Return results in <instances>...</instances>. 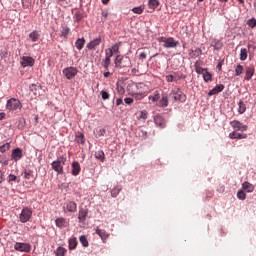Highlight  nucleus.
I'll return each mask as SVG.
<instances>
[{
    "instance_id": "bb28decb",
    "label": "nucleus",
    "mask_w": 256,
    "mask_h": 256,
    "mask_svg": "<svg viewBox=\"0 0 256 256\" xmlns=\"http://www.w3.org/2000/svg\"><path fill=\"white\" fill-rule=\"evenodd\" d=\"M169 105V98L167 95H163L160 101L158 102V107H168Z\"/></svg>"
},
{
    "instance_id": "4468645a",
    "label": "nucleus",
    "mask_w": 256,
    "mask_h": 256,
    "mask_svg": "<svg viewBox=\"0 0 256 256\" xmlns=\"http://www.w3.org/2000/svg\"><path fill=\"white\" fill-rule=\"evenodd\" d=\"M133 87H135L134 84H128L127 86V91H129V94L134 97V99H136V101H141V99H143V97H145V95L141 94V93H135V92H131V89H133Z\"/></svg>"
},
{
    "instance_id": "473e14b6",
    "label": "nucleus",
    "mask_w": 256,
    "mask_h": 256,
    "mask_svg": "<svg viewBox=\"0 0 256 256\" xmlns=\"http://www.w3.org/2000/svg\"><path fill=\"white\" fill-rule=\"evenodd\" d=\"M121 45H123L122 42L115 43V44L110 48V51H112V53H117V54H119V53H120L119 49H120Z\"/></svg>"
},
{
    "instance_id": "4be33fe9",
    "label": "nucleus",
    "mask_w": 256,
    "mask_h": 256,
    "mask_svg": "<svg viewBox=\"0 0 256 256\" xmlns=\"http://www.w3.org/2000/svg\"><path fill=\"white\" fill-rule=\"evenodd\" d=\"M242 189L246 193H253V191H255V186L249 182H244L242 184Z\"/></svg>"
},
{
    "instance_id": "e2e57ef3",
    "label": "nucleus",
    "mask_w": 256,
    "mask_h": 256,
    "mask_svg": "<svg viewBox=\"0 0 256 256\" xmlns=\"http://www.w3.org/2000/svg\"><path fill=\"white\" fill-rule=\"evenodd\" d=\"M103 135H105V129H100L97 137H103Z\"/></svg>"
},
{
    "instance_id": "864d4df0",
    "label": "nucleus",
    "mask_w": 256,
    "mask_h": 256,
    "mask_svg": "<svg viewBox=\"0 0 256 256\" xmlns=\"http://www.w3.org/2000/svg\"><path fill=\"white\" fill-rule=\"evenodd\" d=\"M105 53H106V59H111V57H113V54H114L111 48L106 49Z\"/></svg>"
},
{
    "instance_id": "0e129e2a",
    "label": "nucleus",
    "mask_w": 256,
    "mask_h": 256,
    "mask_svg": "<svg viewBox=\"0 0 256 256\" xmlns=\"http://www.w3.org/2000/svg\"><path fill=\"white\" fill-rule=\"evenodd\" d=\"M122 103H123V99L118 98V99L116 100V106H117V107H119V105H121Z\"/></svg>"
},
{
    "instance_id": "c756f323",
    "label": "nucleus",
    "mask_w": 256,
    "mask_h": 256,
    "mask_svg": "<svg viewBox=\"0 0 256 256\" xmlns=\"http://www.w3.org/2000/svg\"><path fill=\"white\" fill-rule=\"evenodd\" d=\"M75 46H76V49H78V51H81V49H83V47H85V38H79L75 42Z\"/></svg>"
},
{
    "instance_id": "58836bf2",
    "label": "nucleus",
    "mask_w": 256,
    "mask_h": 256,
    "mask_svg": "<svg viewBox=\"0 0 256 256\" xmlns=\"http://www.w3.org/2000/svg\"><path fill=\"white\" fill-rule=\"evenodd\" d=\"M237 197L240 201H245L247 199V194H245V190H239L237 192Z\"/></svg>"
},
{
    "instance_id": "bf43d9fd",
    "label": "nucleus",
    "mask_w": 256,
    "mask_h": 256,
    "mask_svg": "<svg viewBox=\"0 0 256 256\" xmlns=\"http://www.w3.org/2000/svg\"><path fill=\"white\" fill-rule=\"evenodd\" d=\"M133 98H125L124 99V103H126V105H132V103H133Z\"/></svg>"
},
{
    "instance_id": "603ef678",
    "label": "nucleus",
    "mask_w": 256,
    "mask_h": 256,
    "mask_svg": "<svg viewBox=\"0 0 256 256\" xmlns=\"http://www.w3.org/2000/svg\"><path fill=\"white\" fill-rule=\"evenodd\" d=\"M101 95H102V99L104 101H107V99H109L110 95H109V92L105 91V90H102L101 92Z\"/></svg>"
},
{
    "instance_id": "ddd939ff",
    "label": "nucleus",
    "mask_w": 256,
    "mask_h": 256,
    "mask_svg": "<svg viewBox=\"0 0 256 256\" xmlns=\"http://www.w3.org/2000/svg\"><path fill=\"white\" fill-rule=\"evenodd\" d=\"M24 179H27L28 181L34 182L37 177H35V174L33 173V170L26 168L22 173Z\"/></svg>"
},
{
    "instance_id": "5701e85b",
    "label": "nucleus",
    "mask_w": 256,
    "mask_h": 256,
    "mask_svg": "<svg viewBox=\"0 0 256 256\" xmlns=\"http://www.w3.org/2000/svg\"><path fill=\"white\" fill-rule=\"evenodd\" d=\"M55 224L59 229H63L64 227H67V220L63 217H59L55 220Z\"/></svg>"
},
{
    "instance_id": "a211bd4d",
    "label": "nucleus",
    "mask_w": 256,
    "mask_h": 256,
    "mask_svg": "<svg viewBox=\"0 0 256 256\" xmlns=\"http://www.w3.org/2000/svg\"><path fill=\"white\" fill-rule=\"evenodd\" d=\"M229 139H247V134L234 130L229 134Z\"/></svg>"
},
{
    "instance_id": "e433bc0d",
    "label": "nucleus",
    "mask_w": 256,
    "mask_h": 256,
    "mask_svg": "<svg viewBox=\"0 0 256 256\" xmlns=\"http://www.w3.org/2000/svg\"><path fill=\"white\" fill-rule=\"evenodd\" d=\"M79 241L82 247H89V240H87V236L85 235L80 236Z\"/></svg>"
},
{
    "instance_id": "0eeeda50",
    "label": "nucleus",
    "mask_w": 256,
    "mask_h": 256,
    "mask_svg": "<svg viewBox=\"0 0 256 256\" xmlns=\"http://www.w3.org/2000/svg\"><path fill=\"white\" fill-rule=\"evenodd\" d=\"M14 249L16 251H20V252H24V253H31V244L29 243H21V242H17L14 245Z\"/></svg>"
},
{
    "instance_id": "393cba45",
    "label": "nucleus",
    "mask_w": 256,
    "mask_h": 256,
    "mask_svg": "<svg viewBox=\"0 0 256 256\" xmlns=\"http://www.w3.org/2000/svg\"><path fill=\"white\" fill-rule=\"evenodd\" d=\"M39 37H41V34H39V31L34 30L29 34V39H31L32 43H36V41H39Z\"/></svg>"
},
{
    "instance_id": "a878e982",
    "label": "nucleus",
    "mask_w": 256,
    "mask_h": 256,
    "mask_svg": "<svg viewBox=\"0 0 256 256\" xmlns=\"http://www.w3.org/2000/svg\"><path fill=\"white\" fill-rule=\"evenodd\" d=\"M194 68L196 73H198V75H204L205 71H207V69L201 67V63L199 61L195 62Z\"/></svg>"
},
{
    "instance_id": "aec40b11",
    "label": "nucleus",
    "mask_w": 256,
    "mask_h": 256,
    "mask_svg": "<svg viewBox=\"0 0 256 256\" xmlns=\"http://www.w3.org/2000/svg\"><path fill=\"white\" fill-rule=\"evenodd\" d=\"M81 173V164H79V162L74 161L72 163V175H74V177H77V175H79Z\"/></svg>"
},
{
    "instance_id": "6e6d98bb",
    "label": "nucleus",
    "mask_w": 256,
    "mask_h": 256,
    "mask_svg": "<svg viewBox=\"0 0 256 256\" xmlns=\"http://www.w3.org/2000/svg\"><path fill=\"white\" fill-rule=\"evenodd\" d=\"M139 119H143L144 121H145V119H147V111L146 110H143L140 112Z\"/></svg>"
},
{
    "instance_id": "338daca9",
    "label": "nucleus",
    "mask_w": 256,
    "mask_h": 256,
    "mask_svg": "<svg viewBox=\"0 0 256 256\" xmlns=\"http://www.w3.org/2000/svg\"><path fill=\"white\" fill-rule=\"evenodd\" d=\"M22 7H23V9H28L29 4H25V0H22Z\"/></svg>"
},
{
    "instance_id": "f3484780",
    "label": "nucleus",
    "mask_w": 256,
    "mask_h": 256,
    "mask_svg": "<svg viewBox=\"0 0 256 256\" xmlns=\"http://www.w3.org/2000/svg\"><path fill=\"white\" fill-rule=\"evenodd\" d=\"M96 235H99V237L101 238L103 243H105V241H107V239H109V233H107V231H105L99 227L96 228Z\"/></svg>"
},
{
    "instance_id": "ea45409f",
    "label": "nucleus",
    "mask_w": 256,
    "mask_h": 256,
    "mask_svg": "<svg viewBox=\"0 0 256 256\" xmlns=\"http://www.w3.org/2000/svg\"><path fill=\"white\" fill-rule=\"evenodd\" d=\"M67 253V249H65L64 247H58L56 249V256H65Z\"/></svg>"
},
{
    "instance_id": "c9c22d12",
    "label": "nucleus",
    "mask_w": 256,
    "mask_h": 256,
    "mask_svg": "<svg viewBox=\"0 0 256 256\" xmlns=\"http://www.w3.org/2000/svg\"><path fill=\"white\" fill-rule=\"evenodd\" d=\"M247 53H249V51L247 50V48H242L240 50V61H246L247 59Z\"/></svg>"
},
{
    "instance_id": "6ab92c4d",
    "label": "nucleus",
    "mask_w": 256,
    "mask_h": 256,
    "mask_svg": "<svg viewBox=\"0 0 256 256\" xmlns=\"http://www.w3.org/2000/svg\"><path fill=\"white\" fill-rule=\"evenodd\" d=\"M99 45H101V39L95 38L94 40L90 41L86 47L89 49V51H93V49L99 47Z\"/></svg>"
},
{
    "instance_id": "09e8293b",
    "label": "nucleus",
    "mask_w": 256,
    "mask_h": 256,
    "mask_svg": "<svg viewBox=\"0 0 256 256\" xmlns=\"http://www.w3.org/2000/svg\"><path fill=\"white\" fill-rule=\"evenodd\" d=\"M76 141L77 143L83 145V143H85V136L83 134H79L78 136H76Z\"/></svg>"
},
{
    "instance_id": "6e6552de",
    "label": "nucleus",
    "mask_w": 256,
    "mask_h": 256,
    "mask_svg": "<svg viewBox=\"0 0 256 256\" xmlns=\"http://www.w3.org/2000/svg\"><path fill=\"white\" fill-rule=\"evenodd\" d=\"M231 127L234 129V131H241L242 133L244 131H247V125L239 122V120H233L230 122Z\"/></svg>"
},
{
    "instance_id": "20e7f679",
    "label": "nucleus",
    "mask_w": 256,
    "mask_h": 256,
    "mask_svg": "<svg viewBox=\"0 0 256 256\" xmlns=\"http://www.w3.org/2000/svg\"><path fill=\"white\" fill-rule=\"evenodd\" d=\"M22 108L23 104H21V101H19L18 99L11 98L7 101L6 109H8V111H17V109Z\"/></svg>"
},
{
    "instance_id": "3c124183",
    "label": "nucleus",
    "mask_w": 256,
    "mask_h": 256,
    "mask_svg": "<svg viewBox=\"0 0 256 256\" xmlns=\"http://www.w3.org/2000/svg\"><path fill=\"white\" fill-rule=\"evenodd\" d=\"M74 19H75V21H77V23H79V21H81V19H83V13L76 12L74 15Z\"/></svg>"
},
{
    "instance_id": "dca6fc26",
    "label": "nucleus",
    "mask_w": 256,
    "mask_h": 256,
    "mask_svg": "<svg viewBox=\"0 0 256 256\" xmlns=\"http://www.w3.org/2000/svg\"><path fill=\"white\" fill-rule=\"evenodd\" d=\"M64 211H67L68 213H77V203H75V201L68 202L66 207H64Z\"/></svg>"
},
{
    "instance_id": "b1692460",
    "label": "nucleus",
    "mask_w": 256,
    "mask_h": 256,
    "mask_svg": "<svg viewBox=\"0 0 256 256\" xmlns=\"http://www.w3.org/2000/svg\"><path fill=\"white\" fill-rule=\"evenodd\" d=\"M253 75H255V68L254 67H248L246 69V75H245L244 79L246 81H251Z\"/></svg>"
},
{
    "instance_id": "680f3d73",
    "label": "nucleus",
    "mask_w": 256,
    "mask_h": 256,
    "mask_svg": "<svg viewBox=\"0 0 256 256\" xmlns=\"http://www.w3.org/2000/svg\"><path fill=\"white\" fill-rule=\"evenodd\" d=\"M157 41H158V43H164L165 44V42L167 41V38L166 37H159V38H157Z\"/></svg>"
},
{
    "instance_id": "f8f14e48",
    "label": "nucleus",
    "mask_w": 256,
    "mask_h": 256,
    "mask_svg": "<svg viewBox=\"0 0 256 256\" xmlns=\"http://www.w3.org/2000/svg\"><path fill=\"white\" fill-rule=\"evenodd\" d=\"M154 123L155 125H157V127H160V129H165V127L167 126V122H165V118H163V116L161 115H156L154 117Z\"/></svg>"
},
{
    "instance_id": "cd10ccee",
    "label": "nucleus",
    "mask_w": 256,
    "mask_h": 256,
    "mask_svg": "<svg viewBox=\"0 0 256 256\" xmlns=\"http://www.w3.org/2000/svg\"><path fill=\"white\" fill-rule=\"evenodd\" d=\"M60 33H61V37H64V39H67V37L69 36V33H71V28H69L68 26H62Z\"/></svg>"
},
{
    "instance_id": "774afa93",
    "label": "nucleus",
    "mask_w": 256,
    "mask_h": 256,
    "mask_svg": "<svg viewBox=\"0 0 256 256\" xmlns=\"http://www.w3.org/2000/svg\"><path fill=\"white\" fill-rule=\"evenodd\" d=\"M5 119V113L1 112L0 113V121H3Z\"/></svg>"
},
{
    "instance_id": "423d86ee",
    "label": "nucleus",
    "mask_w": 256,
    "mask_h": 256,
    "mask_svg": "<svg viewBox=\"0 0 256 256\" xmlns=\"http://www.w3.org/2000/svg\"><path fill=\"white\" fill-rule=\"evenodd\" d=\"M62 73L65 75L66 79L71 80L79 73V70H77L76 67H67L63 69Z\"/></svg>"
},
{
    "instance_id": "49530a36",
    "label": "nucleus",
    "mask_w": 256,
    "mask_h": 256,
    "mask_svg": "<svg viewBox=\"0 0 256 256\" xmlns=\"http://www.w3.org/2000/svg\"><path fill=\"white\" fill-rule=\"evenodd\" d=\"M243 74V65L239 64L235 69V75L236 77H239V75Z\"/></svg>"
},
{
    "instance_id": "4c0bfd02",
    "label": "nucleus",
    "mask_w": 256,
    "mask_h": 256,
    "mask_svg": "<svg viewBox=\"0 0 256 256\" xmlns=\"http://www.w3.org/2000/svg\"><path fill=\"white\" fill-rule=\"evenodd\" d=\"M121 186H116L111 190V197H117L121 193Z\"/></svg>"
},
{
    "instance_id": "a18cd8bd",
    "label": "nucleus",
    "mask_w": 256,
    "mask_h": 256,
    "mask_svg": "<svg viewBox=\"0 0 256 256\" xmlns=\"http://www.w3.org/2000/svg\"><path fill=\"white\" fill-rule=\"evenodd\" d=\"M102 65L106 71H109V65H111V59L105 58L102 62Z\"/></svg>"
},
{
    "instance_id": "c85d7f7f",
    "label": "nucleus",
    "mask_w": 256,
    "mask_h": 256,
    "mask_svg": "<svg viewBox=\"0 0 256 256\" xmlns=\"http://www.w3.org/2000/svg\"><path fill=\"white\" fill-rule=\"evenodd\" d=\"M68 245H69L70 251H73V249H77V245H78L77 238L75 237L70 238L68 241Z\"/></svg>"
},
{
    "instance_id": "f704fd0d",
    "label": "nucleus",
    "mask_w": 256,
    "mask_h": 256,
    "mask_svg": "<svg viewBox=\"0 0 256 256\" xmlns=\"http://www.w3.org/2000/svg\"><path fill=\"white\" fill-rule=\"evenodd\" d=\"M95 157L103 163V161H105V152H103V150H99L95 153Z\"/></svg>"
},
{
    "instance_id": "8fccbe9b",
    "label": "nucleus",
    "mask_w": 256,
    "mask_h": 256,
    "mask_svg": "<svg viewBox=\"0 0 256 256\" xmlns=\"http://www.w3.org/2000/svg\"><path fill=\"white\" fill-rule=\"evenodd\" d=\"M132 11H133L134 13H136V15H141V14L143 13V7H142V6L134 7V8L132 9Z\"/></svg>"
},
{
    "instance_id": "2f4dec72",
    "label": "nucleus",
    "mask_w": 256,
    "mask_h": 256,
    "mask_svg": "<svg viewBox=\"0 0 256 256\" xmlns=\"http://www.w3.org/2000/svg\"><path fill=\"white\" fill-rule=\"evenodd\" d=\"M148 7H149V9H151V11H155V9H157V7H159L158 0H149Z\"/></svg>"
},
{
    "instance_id": "412c9836",
    "label": "nucleus",
    "mask_w": 256,
    "mask_h": 256,
    "mask_svg": "<svg viewBox=\"0 0 256 256\" xmlns=\"http://www.w3.org/2000/svg\"><path fill=\"white\" fill-rule=\"evenodd\" d=\"M225 89V85L219 84L216 85L212 90L209 91L208 95L211 97L212 95H217L218 93H221Z\"/></svg>"
},
{
    "instance_id": "9d476101",
    "label": "nucleus",
    "mask_w": 256,
    "mask_h": 256,
    "mask_svg": "<svg viewBox=\"0 0 256 256\" xmlns=\"http://www.w3.org/2000/svg\"><path fill=\"white\" fill-rule=\"evenodd\" d=\"M179 45V41H176L175 38L169 37L166 38V42H164L163 47L165 49H175Z\"/></svg>"
},
{
    "instance_id": "13d9d810",
    "label": "nucleus",
    "mask_w": 256,
    "mask_h": 256,
    "mask_svg": "<svg viewBox=\"0 0 256 256\" xmlns=\"http://www.w3.org/2000/svg\"><path fill=\"white\" fill-rule=\"evenodd\" d=\"M139 137H143V139H147V131L140 130Z\"/></svg>"
},
{
    "instance_id": "79ce46f5",
    "label": "nucleus",
    "mask_w": 256,
    "mask_h": 256,
    "mask_svg": "<svg viewBox=\"0 0 256 256\" xmlns=\"http://www.w3.org/2000/svg\"><path fill=\"white\" fill-rule=\"evenodd\" d=\"M11 182H14V183H20L21 182V179H19L17 176L13 175V174H10L8 176V183H11Z\"/></svg>"
},
{
    "instance_id": "1a4fd4ad",
    "label": "nucleus",
    "mask_w": 256,
    "mask_h": 256,
    "mask_svg": "<svg viewBox=\"0 0 256 256\" xmlns=\"http://www.w3.org/2000/svg\"><path fill=\"white\" fill-rule=\"evenodd\" d=\"M20 63H21V66L24 68L33 67V65H35V59L30 56H22Z\"/></svg>"
},
{
    "instance_id": "de8ad7c7",
    "label": "nucleus",
    "mask_w": 256,
    "mask_h": 256,
    "mask_svg": "<svg viewBox=\"0 0 256 256\" xmlns=\"http://www.w3.org/2000/svg\"><path fill=\"white\" fill-rule=\"evenodd\" d=\"M247 25L248 27H251L252 29L256 27V19L255 18H251L247 21Z\"/></svg>"
},
{
    "instance_id": "a19ab883",
    "label": "nucleus",
    "mask_w": 256,
    "mask_h": 256,
    "mask_svg": "<svg viewBox=\"0 0 256 256\" xmlns=\"http://www.w3.org/2000/svg\"><path fill=\"white\" fill-rule=\"evenodd\" d=\"M159 99H161V96L159 95L158 91L154 92V95L149 96V100L153 103H156V101H159Z\"/></svg>"
},
{
    "instance_id": "7ed1b4c3",
    "label": "nucleus",
    "mask_w": 256,
    "mask_h": 256,
    "mask_svg": "<svg viewBox=\"0 0 256 256\" xmlns=\"http://www.w3.org/2000/svg\"><path fill=\"white\" fill-rule=\"evenodd\" d=\"M31 217H33V210L29 207H24L19 214V221L20 223H27L31 221Z\"/></svg>"
},
{
    "instance_id": "39448f33",
    "label": "nucleus",
    "mask_w": 256,
    "mask_h": 256,
    "mask_svg": "<svg viewBox=\"0 0 256 256\" xmlns=\"http://www.w3.org/2000/svg\"><path fill=\"white\" fill-rule=\"evenodd\" d=\"M170 97H173L174 101H179L180 103H185V101H187V96L179 88L176 91L173 90L170 93Z\"/></svg>"
},
{
    "instance_id": "72a5a7b5",
    "label": "nucleus",
    "mask_w": 256,
    "mask_h": 256,
    "mask_svg": "<svg viewBox=\"0 0 256 256\" xmlns=\"http://www.w3.org/2000/svg\"><path fill=\"white\" fill-rule=\"evenodd\" d=\"M202 75L205 83H209V81H213V75L209 71L206 70L205 73Z\"/></svg>"
},
{
    "instance_id": "4d7b16f0",
    "label": "nucleus",
    "mask_w": 256,
    "mask_h": 256,
    "mask_svg": "<svg viewBox=\"0 0 256 256\" xmlns=\"http://www.w3.org/2000/svg\"><path fill=\"white\" fill-rule=\"evenodd\" d=\"M174 80H175V76H173V75L166 76L167 83H173Z\"/></svg>"
},
{
    "instance_id": "69168bd1",
    "label": "nucleus",
    "mask_w": 256,
    "mask_h": 256,
    "mask_svg": "<svg viewBox=\"0 0 256 256\" xmlns=\"http://www.w3.org/2000/svg\"><path fill=\"white\" fill-rule=\"evenodd\" d=\"M140 59H147V54L145 52L140 53Z\"/></svg>"
},
{
    "instance_id": "5fc2aeb1",
    "label": "nucleus",
    "mask_w": 256,
    "mask_h": 256,
    "mask_svg": "<svg viewBox=\"0 0 256 256\" xmlns=\"http://www.w3.org/2000/svg\"><path fill=\"white\" fill-rule=\"evenodd\" d=\"M117 91H118V93H120V95H124L125 88L122 85L117 84Z\"/></svg>"
},
{
    "instance_id": "37998d69",
    "label": "nucleus",
    "mask_w": 256,
    "mask_h": 256,
    "mask_svg": "<svg viewBox=\"0 0 256 256\" xmlns=\"http://www.w3.org/2000/svg\"><path fill=\"white\" fill-rule=\"evenodd\" d=\"M11 149V144L5 143L4 145L0 146V153H7Z\"/></svg>"
},
{
    "instance_id": "2eb2a0df",
    "label": "nucleus",
    "mask_w": 256,
    "mask_h": 256,
    "mask_svg": "<svg viewBox=\"0 0 256 256\" xmlns=\"http://www.w3.org/2000/svg\"><path fill=\"white\" fill-rule=\"evenodd\" d=\"M11 158L14 161H20V159L23 158V150H21V148H15L12 150Z\"/></svg>"
},
{
    "instance_id": "c03bdc74",
    "label": "nucleus",
    "mask_w": 256,
    "mask_h": 256,
    "mask_svg": "<svg viewBox=\"0 0 256 256\" xmlns=\"http://www.w3.org/2000/svg\"><path fill=\"white\" fill-rule=\"evenodd\" d=\"M203 53V51L201 50V48H196L195 50L192 51V57L193 58H197L199 56H201Z\"/></svg>"
},
{
    "instance_id": "9b49d317",
    "label": "nucleus",
    "mask_w": 256,
    "mask_h": 256,
    "mask_svg": "<svg viewBox=\"0 0 256 256\" xmlns=\"http://www.w3.org/2000/svg\"><path fill=\"white\" fill-rule=\"evenodd\" d=\"M87 215H89V209L80 208L78 212L79 223H85L87 221Z\"/></svg>"
},
{
    "instance_id": "052dcab7",
    "label": "nucleus",
    "mask_w": 256,
    "mask_h": 256,
    "mask_svg": "<svg viewBox=\"0 0 256 256\" xmlns=\"http://www.w3.org/2000/svg\"><path fill=\"white\" fill-rule=\"evenodd\" d=\"M108 15H109V12L102 11V17L104 18V19L102 18V21H105L107 19Z\"/></svg>"
},
{
    "instance_id": "f257e3e1",
    "label": "nucleus",
    "mask_w": 256,
    "mask_h": 256,
    "mask_svg": "<svg viewBox=\"0 0 256 256\" xmlns=\"http://www.w3.org/2000/svg\"><path fill=\"white\" fill-rule=\"evenodd\" d=\"M65 163H67V156L62 155L59 156L56 161L51 163V167L58 175H63V173H65L63 170Z\"/></svg>"
},
{
    "instance_id": "7c9ffc66",
    "label": "nucleus",
    "mask_w": 256,
    "mask_h": 256,
    "mask_svg": "<svg viewBox=\"0 0 256 256\" xmlns=\"http://www.w3.org/2000/svg\"><path fill=\"white\" fill-rule=\"evenodd\" d=\"M238 105H239L238 113L240 115H243V113H245V111H247V106L245 105V102H243V100H240Z\"/></svg>"
},
{
    "instance_id": "f03ea898",
    "label": "nucleus",
    "mask_w": 256,
    "mask_h": 256,
    "mask_svg": "<svg viewBox=\"0 0 256 256\" xmlns=\"http://www.w3.org/2000/svg\"><path fill=\"white\" fill-rule=\"evenodd\" d=\"M114 63L116 69L131 67V58H129V56H123L119 54L116 56Z\"/></svg>"
}]
</instances>
